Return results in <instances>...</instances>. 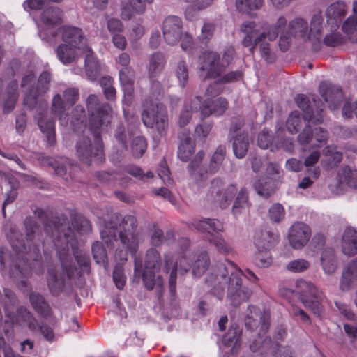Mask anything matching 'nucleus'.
<instances>
[{
    "instance_id": "nucleus-1",
    "label": "nucleus",
    "mask_w": 357,
    "mask_h": 357,
    "mask_svg": "<svg viewBox=\"0 0 357 357\" xmlns=\"http://www.w3.org/2000/svg\"><path fill=\"white\" fill-rule=\"evenodd\" d=\"M34 215L44 226L45 238H43L40 227L33 217L28 216L24 220L25 240L21 234L10 229L8 238L13 253L6 248H0V272L3 276L8 275L13 279L16 286L21 290L29 287L28 278L33 269V263L40 267L37 272H43V263L40 247L43 245L44 254L55 249L59 261H69L73 264L70 250L76 261L83 271H90V258L78 248L76 235L69 225L68 217L65 214L50 218L49 213L41 208L33 209Z\"/></svg>"
},
{
    "instance_id": "nucleus-2",
    "label": "nucleus",
    "mask_w": 357,
    "mask_h": 357,
    "mask_svg": "<svg viewBox=\"0 0 357 357\" xmlns=\"http://www.w3.org/2000/svg\"><path fill=\"white\" fill-rule=\"evenodd\" d=\"M86 105L94 146L93 148L89 137L83 135L77 142L76 150L78 158L89 165L93 160L100 163L105 160L101 133L111 123L112 109L109 104L101 102L96 94L88 96Z\"/></svg>"
},
{
    "instance_id": "nucleus-3",
    "label": "nucleus",
    "mask_w": 357,
    "mask_h": 357,
    "mask_svg": "<svg viewBox=\"0 0 357 357\" xmlns=\"http://www.w3.org/2000/svg\"><path fill=\"white\" fill-rule=\"evenodd\" d=\"M244 275L249 280L255 282L258 278L250 269L243 272L231 261L218 264L207 274L205 283L211 294L221 300L225 294V284H227V297L234 306H238L249 300L252 291L242 285L241 277Z\"/></svg>"
},
{
    "instance_id": "nucleus-4",
    "label": "nucleus",
    "mask_w": 357,
    "mask_h": 357,
    "mask_svg": "<svg viewBox=\"0 0 357 357\" xmlns=\"http://www.w3.org/2000/svg\"><path fill=\"white\" fill-rule=\"evenodd\" d=\"M180 252L175 259L174 255H165L164 271L168 273L170 271L169 278V288L170 294L174 296L176 291L177 272L181 275L186 273L192 267L194 275L200 277L207 270L210 259L207 251L201 252L197 257L196 260L192 264L188 257L190 252L188 249L190 241L188 238H181L178 241Z\"/></svg>"
},
{
    "instance_id": "nucleus-5",
    "label": "nucleus",
    "mask_w": 357,
    "mask_h": 357,
    "mask_svg": "<svg viewBox=\"0 0 357 357\" xmlns=\"http://www.w3.org/2000/svg\"><path fill=\"white\" fill-rule=\"evenodd\" d=\"M121 215L114 213L108 222H105L104 229L100 232L101 238L108 248H113L118 236L123 245L129 251L131 255H135L139 248L138 235L136 233L137 228V218L134 215H125L121 223L118 224Z\"/></svg>"
},
{
    "instance_id": "nucleus-6",
    "label": "nucleus",
    "mask_w": 357,
    "mask_h": 357,
    "mask_svg": "<svg viewBox=\"0 0 357 357\" xmlns=\"http://www.w3.org/2000/svg\"><path fill=\"white\" fill-rule=\"evenodd\" d=\"M249 314L245 318V325L248 330L254 331L259 328L258 337L250 345V350L253 352L260 351L264 354L272 346L271 339L266 336L270 324L271 314L268 310H261L255 305H249L248 307Z\"/></svg>"
},
{
    "instance_id": "nucleus-7",
    "label": "nucleus",
    "mask_w": 357,
    "mask_h": 357,
    "mask_svg": "<svg viewBox=\"0 0 357 357\" xmlns=\"http://www.w3.org/2000/svg\"><path fill=\"white\" fill-rule=\"evenodd\" d=\"M132 257L134 258L135 278H142L144 286L149 290H152L155 287L160 289L163 285V279L161 275H156V273L160 270L161 256L160 252L154 248L147 250L143 271L142 259L137 258L136 254Z\"/></svg>"
},
{
    "instance_id": "nucleus-8",
    "label": "nucleus",
    "mask_w": 357,
    "mask_h": 357,
    "mask_svg": "<svg viewBox=\"0 0 357 357\" xmlns=\"http://www.w3.org/2000/svg\"><path fill=\"white\" fill-rule=\"evenodd\" d=\"M192 225L200 232L208 234V241L215 248L218 253L223 255H229L234 253V249L231 245L221 235L213 234V233H219L224 231V226L222 222L217 219L202 218L195 220L192 222Z\"/></svg>"
},
{
    "instance_id": "nucleus-9",
    "label": "nucleus",
    "mask_w": 357,
    "mask_h": 357,
    "mask_svg": "<svg viewBox=\"0 0 357 357\" xmlns=\"http://www.w3.org/2000/svg\"><path fill=\"white\" fill-rule=\"evenodd\" d=\"M142 120L144 126L150 128L155 127L158 134L165 136L168 128L167 110L161 104L152 100L148 102L147 99L142 103Z\"/></svg>"
},
{
    "instance_id": "nucleus-10",
    "label": "nucleus",
    "mask_w": 357,
    "mask_h": 357,
    "mask_svg": "<svg viewBox=\"0 0 357 357\" xmlns=\"http://www.w3.org/2000/svg\"><path fill=\"white\" fill-rule=\"evenodd\" d=\"M296 288L304 307L310 309L314 316L321 317L325 310L322 304L324 298L323 292L313 283L305 280L298 281Z\"/></svg>"
},
{
    "instance_id": "nucleus-11",
    "label": "nucleus",
    "mask_w": 357,
    "mask_h": 357,
    "mask_svg": "<svg viewBox=\"0 0 357 357\" xmlns=\"http://www.w3.org/2000/svg\"><path fill=\"white\" fill-rule=\"evenodd\" d=\"M69 261H62L61 271H59L57 266H51L48 268L47 275V284L50 294L54 296H59L65 289L66 285L71 282L77 268L70 266Z\"/></svg>"
},
{
    "instance_id": "nucleus-12",
    "label": "nucleus",
    "mask_w": 357,
    "mask_h": 357,
    "mask_svg": "<svg viewBox=\"0 0 357 357\" xmlns=\"http://www.w3.org/2000/svg\"><path fill=\"white\" fill-rule=\"evenodd\" d=\"M225 70V65L221 63L220 54L212 50H206L200 53L198 58V73H205L204 80L216 79Z\"/></svg>"
},
{
    "instance_id": "nucleus-13",
    "label": "nucleus",
    "mask_w": 357,
    "mask_h": 357,
    "mask_svg": "<svg viewBox=\"0 0 357 357\" xmlns=\"http://www.w3.org/2000/svg\"><path fill=\"white\" fill-rule=\"evenodd\" d=\"M295 102L303 111L305 121L313 124H319L323 122V112L325 106L318 97L313 95L310 100L304 94H297Z\"/></svg>"
},
{
    "instance_id": "nucleus-14",
    "label": "nucleus",
    "mask_w": 357,
    "mask_h": 357,
    "mask_svg": "<svg viewBox=\"0 0 357 357\" xmlns=\"http://www.w3.org/2000/svg\"><path fill=\"white\" fill-rule=\"evenodd\" d=\"M279 234L270 231H256L254 236V243L259 252L257 257L259 265L268 266L272 259L268 251L274 248L279 242Z\"/></svg>"
},
{
    "instance_id": "nucleus-15",
    "label": "nucleus",
    "mask_w": 357,
    "mask_h": 357,
    "mask_svg": "<svg viewBox=\"0 0 357 357\" xmlns=\"http://www.w3.org/2000/svg\"><path fill=\"white\" fill-rule=\"evenodd\" d=\"M238 192L235 184H229L223 188V181L220 178H215L211 183L208 194V199L211 202H217L221 208L229 207Z\"/></svg>"
},
{
    "instance_id": "nucleus-16",
    "label": "nucleus",
    "mask_w": 357,
    "mask_h": 357,
    "mask_svg": "<svg viewBox=\"0 0 357 357\" xmlns=\"http://www.w3.org/2000/svg\"><path fill=\"white\" fill-rule=\"evenodd\" d=\"M262 29L264 31H260V29L255 22H245L241 28V31L245 34V37L242 41L243 46L251 45L253 38H255V43L257 44L265 38H268L270 41H273L279 36L273 24L269 25L266 28L263 27Z\"/></svg>"
},
{
    "instance_id": "nucleus-17",
    "label": "nucleus",
    "mask_w": 357,
    "mask_h": 357,
    "mask_svg": "<svg viewBox=\"0 0 357 357\" xmlns=\"http://www.w3.org/2000/svg\"><path fill=\"white\" fill-rule=\"evenodd\" d=\"M52 76L50 72L43 71L40 75L36 88H32L24 98V105L29 109L36 107L38 98L49 90Z\"/></svg>"
},
{
    "instance_id": "nucleus-18",
    "label": "nucleus",
    "mask_w": 357,
    "mask_h": 357,
    "mask_svg": "<svg viewBox=\"0 0 357 357\" xmlns=\"http://www.w3.org/2000/svg\"><path fill=\"white\" fill-rule=\"evenodd\" d=\"M319 93L331 110L339 108L344 98L342 88L327 81L319 84Z\"/></svg>"
},
{
    "instance_id": "nucleus-19",
    "label": "nucleus",
    "mask_w": 357,
    "mask_h": 357,
    "mask_svg": "<svg viewBox=\"0 0 357 357\" xmlns=\"http://www.w3.org/2000/svg\"><path fill=\"white\" fill-rule=\"evenodd\" d=\"M162 33L164 39L167 44L176 45L183 33L182 20L175 15L167 16L163 22Z\"/></svg>"
},
{
    "instance_id": "nucleus-20",
    "label": "nucleus",
    "mask_w": 357,
    "mask_h": 357,
    "mask_svg": "<svg viewBox=\"0 0 357 357\" xmlns=\"http://www.w3.org/2000/svg\"><path fill=\"white\" fill-rule=\"evenodd\" d=\"M311 237V228L305 223L296 222L290 227L288 238L290 245L294 249H301Z\"/></svg>"
},
{
    "instance_id": "nucleus-21",
    "label": "nucleus",
    "mask_w": 357,
    "mask_h": 357,
    "mask_svg": "<svg viewBox=\"0 0 357 357\" xmlns=\"http://www.w3.org/2000/svg\"><path fill=\"white\" fill-rule=\"evenodd\" d=\"M59 32L61 33L63 44L78 47V50L84 51L89 47L85 44L86 39L81 29L65 25L59 29Z\"/></svg>"
},
{
    "instance_id": "nucleus-22",
    "label": "nucleus",
    "mask_w": 357,
    "mask_h": 357,
    "mask_svg": "<svg viewBox=\"0 0 357 357\" xmlns=\"http://www.w3.org/2000/svg\"><path fill=\"white\" fill-rule=\"evenodd\" d=\"M346 13L347 6L342 1H337L328 7L326 11V23L331 30H336L340 26Z\"/></svg>"
},
{
    "instance_id": "nucleus-23",
    "label": "nucleus",
    "mask_w": 357,
    "mask_h": 357,
    "mask_svg": "<svg viewBox=\"0 0 357 357\" xmlns=\"http://www.w3.org/2000/svg\"><path fill=\"white\" fill-rule=\"evenodd\" d=\"M47 105L45 102L44 109L38 112V114L35 116V119L37 120L38 125L41 132L45 134L47 144L50 146H54L56 143L55 122L53 119H47Z\"/></svg>"
},
{
    "instance_id": "nucleus-24",
    "label": "nucleus",
    "mask_w": 357,
    "mask_h": 357,
    "mask_svg": "<svg viewBox=\"0 0 357 357\" xmlns=\"http://www.w3.org/2000/svg\"><path fill=\"white\" fill-rule=\"evenodd\" d=\"M228 101L226 98L220 97L214 100L206 99L200 106L202 117L206 118L211 115L221 116L228 107Z\"/></svg>"
},
{
    "instance_id": "nucleus-25",
    "label": "nucleus",
    "mask_w": 357,
    "mask_h": 357,
    "mask_svg": "<svg viewBox=\"0 0 357 357\" xmlns=\"http://www.w3.org/2000/svg\"><path fill=\"white\" fill-rule=\"evenodd\" d=\"M119 81L124 92L125 100L131 102L134 93L135 70L132 67L120 68Z\"/></svg>"
},
{
    "instance_id": "nucleus-26",
    "label": "nucleus",
    "mask_w": 357,
    "mask_h": 357,
    "mask_svg": "<svg viewBox=\"0 0 357 357\" xmlns=\"http://www.w3.org/2000/svg\"><path fill=\"white\" fill-rule=\"evenodd\" d=\"M29 302L34 311L40 317L48 319L52 315V308L45 297L38 292H31Z\"/></svg>"
},
{
    "instance_id": "nucleus-27",
    "label": "nucleus",
    "mask_w": 357,
    "mask_h": 357,
    "mask_svg": "<svg viewBox=\"0 0 357 357\" xmlns=\"http://www.w3.org/2000/svg\"><path fill=\"white\" fill-rule=\"evenodd\" d=\"M242 330L239 325L233 323L230 325L228 331L222 337V343L226 347H232V353L236 352L241 347Z\"/></svg>"
},
{
    "instance_id": "nucleus-28",
    "label": "nucleus",
    "mask_w": 357,
    "mask_h": 357,
    "mask_svg": "<svg viewBox=\"0 0 357 357\" xmlns=\"http://www.w3.org/2000/svg\"><path fill=\"white\" fill-rule=\"evenodd\" d=\"M226 155V147L224 145H219L211 156L208 169L205 173H200L199 178L203 181L207 178V174H215L220 168Z\"/></svg>"
},
{
    "instance_id": "nucleus-29",
    "label": "nucleus",
    "mask_w": 357,
    "mask_h": 357,
    "mask_svg": "<svg viewBox=\"0 0 357 357\" xmlns=\"http://www.w3.org/2000/svg\"><path fill=\"white\" fill-rule=\"evenodd\" d=\"M84 52H86L84 59L86 75L89 80L95 81L100 75V66L90 47H86Z\"/></svg>"
},
{
    "instance_id": "nucleus-30",
    "label": "nucleus",
    "mask_w": 357,
    "mask_h": 357,
    "mask_svg": "<svg viewBox=\"0 0 357 357\" xmlns=\"http://www.w3.org/2000/svg\"><path fill=\"white\" fill-rule=\"evenodd\" d=\"M86 116L84 107L77 105L72 111L71 126L75 132L82 133L86 130Z\"/></svg>"
},
{
    "instance_id": "nucleus-31",
    "label": "nucleus",
    "mask_w": 357,
    "mask_h": 357,
    "mask_svg": "<svg viewBox=\"0 0 357 357\" xmlns=\"http://www.w3.org/2000/svg\"><path fill=\"white\" fill-rule=\"evenodd\" d=\"M342 249L344 254L353 256L357 253V231L347 228L342 236Z\"/></svg>"
},
{
    "instance_id": "nucleus-32",
    "label": "nucleus",
    "mask_w": 357,
    "mask_h": 357,
    "mask_svg": "<svg viewBox=\"0 0 357 357\" xmlns=\"http://www.w3.org/2000/svg\"><path fill=\"white\" fill-rule=\"evenodd\" d=\"M166 63L165 55L156 52L150 55L148 75L150 79H155L163 70Z\"/></svg>"
},
{
    "instance_id": "nucleus-33",
    "label": "nucleus",
    "mask_w": 357,
    "mask_h": 357,
    "mask_svg": "<svg viewBox=\"0 0 357 357\" xmlns=\"http://www.w3.org/2000/svg\"><path fill=\"white\" fill-rule=\"evenodd\" d=\"M63 11L58 7L49 6L40 14V20L46 26H54L62 22Z\"/></svg>"
},
{
    "instance_id": "nucleus-34",
    "label": "nucleus",
    "mask_w": 357,
    "mask_h": 357,
    "mask_svg": "<svg viewBox=\"0 0 357 357\" xmlns=\"http://www.w3.org/2000/svg\"><path fill=\"white\" fill-rule=\"evenodd\" d=\"M354 282H357V259L349 263L344 268L340 282V289L347 291Z\"/></svg>"
},
{
    "instance_id": "nucleus-35",
    "label": "nucleus",
    "mask_w": 357,
    "mask_h": 357,
    "mask_svg": "<svg viewBox=\"0 0 357 357\" xmlns=\"http://www.w3.org/2000/svg\"><path fill=\"white\" fill-rule=\"evenodd\" d=\"M232 139V148L234 155L238 158H244L248 149V135L244 132H239Z\"/></svg>"
},
{
    "instance_id": "nucleus-36",
    "label": "nucleus",
    "mask_w": 357,
    "mask_h": 357,
    "mask_svg": "<svg viewBox=\"0 0 357 357\" xmlns=\"http://www.w3.org/2000/svg\"><path fill=\"white\" fill-rule=\"evenodd\" d=\"M73 229L80 234H89L92 230L90 221L82 215L73 211L70 213Z\"/></svg>"
},
{
    "instance_id": "nucleus-37",
    "label": "nucleus",
    "mask_w": 357,
    "mask_h": 357,
    "mask_svg": "<svg viewBox=\"0 0 357 357\" xmlns=\"http://www.w3.org/2000/svg\"><path fill=\"white\" fill-rule=\"evenodd\" d=\"M321 264L326 274L333 273L337 268V257L333 248H325L321 256Z\"/></svg>"
},
{
    "instance_id": "nucleus-38",
    "label": "nucleus",
    "mask_w": 357,
    "mask_h": 357,
    "mask_svg": "<svg viewBox=\"0 0 357 357\" xmlns=\"http://www.w3.org/2000/svg\"><path fill=\"white\" fill-rule=\"evenodd\" d=\"M18 82L17 80L11 81L7 86L6 93V98L3 105V112L5 113L12 111L15 105L18 98Z\"/></svg>"
},
{
    "instance_id": "nucleus-39",
    "label": "nucleus",
    "mask_w": 357,
    "mask_h": 357,
    "mask_svg": "<svg viewBox=\"0 0 357 357\" xmlns=\"http://www.w3.org/2000/svg\"><path fill=\"white\" fill-rule=\"evenodd\" d=\"M250 204L249 202L248 191L245 188H241L236 194V197L232 206V213L236 216L243 211L248 210Z\"/></svg>"
},
{
    "instance_id": "nucleus-40",
    "label": "nucleus",
    "mask_w": 357,
    "mask_h": 357,
    "mask_svg": "<svg viewBox=\"0 0 357 357\" xmlns=\"http://www.w3.org/2000/svg\"><path fill=\"white\" fill-rule=\"evenodd\" d=\"M293 36L305 40L308 33V23L303 18L297 17L289 22L287 30Z\"/></svg>"
},
{
    "instance_id": "nucleus-41",
    "label": "nucleus",
    "mask_w": 357,
    "mask_h": 357,
    "mask_svg": "<svg viewBox=\"0 0 357 357\" xmlns=\"http://www.w3.org/2000/svg\"><path fill=\"white\" fill-rule=\"evenodd\" d=\"M66 104L62 100L60 94H56L53 99L51 106V112L53 115L58 117L61 124L66 125L68 121V115L65 113Z\"/></svg>"
},
{
    "instance_id": "nucleus-42",
    "label": "nucleus",
    "mask_w": 357,
    "mask_h": 357,
    "mask_svg": "<svg viewBox=\"0 0 357 357\" xmlns=\"http://www.w3.org/2000/svg\"><path fill=\"white\" fill-rule=\"evenodd\" d=\"M195 144L192 138L190 136L185 137L178 146V158L183 162L188 161L195 152Z\"/></svg>"
},
{
    "instance_id": "nucleus-43",
    "label": "nucleus",
    "mask_w": 357,
    "mask_h": 357,
    "mask_svg": "<svg viewBox=\"0 0 357 357\" xmlns=\"http://www.w3.org/2000/svg\"><path fill=\"white\" fill-rule=\"evenodd\" d=\"M77 50H78V47H74L73 46L63 43L57 47L56 54L59 59L63 64H69L75 61Z\"/></svg>"
},
{
    "instance_id": "nucleus-44",
    "label": "nucleus",
    "mask_w": 357,
    "mask_h": 357,
    "mask_svg": "<svg viewBox=\"0 0 357 357\" xmlns=\"http://www.w3.org/2000/svg\"><path fill=\"white\" fill-rule=\"evenodd\" d=\"M342 29L351 43H357V15L348 17L343 23Z\"/></svg>"
},
{
    "instance_id": "nucleus-45",
    "label": "nucleus",
    "mask_w": 357,
    "mask_h": 357,
    "mask_svg": "<svg viewBox=\"0 0 357 357\" xmlns=\"http://www.w3.org/2000/svg\"><path fill=\"white\" fill-rule=\"evenodd\" d=\"M254 187L257 194L266 198L271 197L275 191L273 181L268 178L259 179Z\"/></svg>"
},
{
    "instance_id": "nucleus-46",
    "label": "nucleus",
    "mask_w": 357,
    "mask_h": 357,
    "mask_svg": "<svg viewBox=\"0 0 357 357\" xmlns=\"http://www.w3.org/2000/svg\"><path fill=\"white\" fill-rule=\"evenodd\" d=\"M124 173H127L133 177L143 181L153 177V173L151 171H148L145 174L140 167L132 164L123 167L122 169V174Z\"/></svg>"
},
{
    "instance_id": "nucleus-47",
    "label": "nucleus",
    "mask_w": 357,
    "mask_h": 357,
    "mask_svg": "<svg viewBox=\"0 0 357 357\" xmlns=\"http://www.w3.org/2000/svg\"><path fill=\"white\" fill-rule=\"evenodd\" d=\"M148 146L146 139L143 136H137L131 142V152L134 158H140L146 152Z\"/></svg>"
},
{
    "instance_id": "nucleus-48",
    "label": "nucleus",
    "mask_w": 357,
    "mask_h": 357,
    "mask_svg": "<svg viewBox=\"0 0 357 357\" xmlns=\"http://www.w3.org/2000/svg\"><path fill=\"white\" fill-rule=\"evenodd\" d=\"M205 156L204 151H199L195 156V158L190 161L188 166V171L191 176H195V179L201 181L199 178L200 173H203L199 169L200 165Z\"/></svg>"
},
{
    "instance_id": "nucleus-49",
    "label": "nucleus",
    "mask_w": 357,
    "mask_h": 357,
    "mask_svg": "<svg viewBox=\"0 0 357 357\" xmlns=\"http://www.w3.org/2000/svg\"><path fill=\"white\" fill-rule=\"evenodd\" d=\"M303 119L298 111L291 112L287 120L286 127L290 133L298 132L302 126Z\"/></svg>"
},
{
    "instance_id": "nucleus-50",
    "label": "nucleus",
    "mask_w": 357,
    "mask_h": 357,
    "mask_svg": "<svg viewBox=\"0 0 357 357\" xmlns=\"http://www.w3.org/2000/svg\"><path fill=\"white\" fill-rule=\"evenodd\" d=\"M264 3V0H236V7L241 12L259 9Z\"/></svg>"
},
{
    "instance_id": "nucleus-51",
    "label": "nucleus",
    "mask_w": 357,
    "mask_h": 357,
    "mask_svg": "<svg viewBox=\"0 0 357 357\" xmlns=\"http://www.w3.org/2000/svg\"><path fill=\"white\" fill-rule=\"evenodd\" d=\"M174 72L181 86H185L188 79V68L184 60L179 61L174 68Z\"/></svg>"
},
{
    "instance_id": "nucleus-52",
    "label": "nucleus",
    "mask_w": 357,
    "mask_h": 357,
    "mask_svg": "<svg viewBox=\"0 0 357 357\" xmlns=\"http://www.w3.org/2000/svg\"><path fill=\"white\" fill-rule=\"evenodd\" d=\"M285 216V210L280 203L273 204L268 209V218L273 223L280 222Z\"/></svg>"
},
{
    "instance_id": "nucleus-53",
    "label": "nucleus",
    "mask_w": 357,
    "mask_h": 357,
    "mask_svg": "<svg viewBox=\"0 0 357 357\" xmlns=\"http://www.w3.org/2000/svg\"><path fill=\"white\" fill-rule=\"evenodd\" d=\"M324 155L328 157V168L337 166L342 160V153L333 151L330 146H326L323 150Z\"/></svg>"
},
{
    "instance_id": "nucleus-54",
    "label": "nucleus",
    "mask_w": 357,
    "mask_h": 357,
    "mask_svg": "<svg viewBox=\"0 0 357 357\" xmlns=\"http://www.w3.org/2000/svg\"><path fill=\"white\" fill-rule=\"evenodd\" d=\"M91 251L94 260L97 264H105L107 260V255L102 244L96 241L92 245Z\"/></svg>"
},
{
    "instance_id": "nucleus-55",
    "label": "nucleus",
    "mask_w": 357,
    "mask_h": 357,
    "mask_svg": "<svg viewBox=\"0 0 357 357\" xmlns=\"http://www.w3.org/2000/svg\"><path fill=\"white\" fill-rule=\"evenodd\" d=\"M215 31V25L211 22H205L202 29L201 33L198 36L199 41L206 45L212 39Z\"/></svg>"
},
{
    "instance_id": "nucleus-56",
    "label": "nucleus",
    "mask_w": 357,
    "mask_h": 357,
    "mask_svg": "<svg viewBox=\"0 0 357 357\" xmlns=\"http://www.w3.org/2000/svg\"><path fill=\"white\" fill-rule=\"evenodd\" d=\"M113 281L118 289H123L126 284V276L122 264H117L113 270Z\"/></svg>"
},
{
    "instance_id": "nucleus-57",
    "label": "nucleus",
    "mask_w": 357,
    "mask_h": 357,
    "mask_svg": "<svg viewBox=\"0 0 357 357\" xmlns=\"http://www.w3.org/2000/svg\"><path fill=\"white\" fill-rule=\"evenodd\" d=\"M258 44L261 56L268 63H273L275 61V55L272 52L270 44L264 41V40H261Z\"/></svg>"
},
{
    "instance_id": "nucleus-58",
    "label": "nucleus",
    "mask_w": 357,
    "mask_h": 357,
    "mask_svg": "<svg viewBox=\"0 0 357 357\" xmlns=\"http://www.w3.org/2000/svg\"><path fill=\"white\" fill-rule=\"evenodd\" d=\"M114 138L123 150L126 151L128 149V137L122 123L117 126L114 131Z\"/></svg>"
},
{
    "instance_id": "nucleus-59",
    "label": "nucleus",
    "mask_w": 357,
    "mask_h": 357,
    "mask_svg": "<svg viewBox=\"0 0 357 357\" xmlns=\"http://www.w3.org/2000/svg\"><path fill=\"white\" fill-rule=\"evenodd\" d=\"M344 39L341 33L337 32H332L326 35L323 39V43L328 47H337L344 43Z\"/></svg>"
},
{
    "instance_id": "nucleus-60",
    "label": "nucleus",
    "mask_w": 357,
    "mask_h": 357,
    "mask_svg": "<svg viewBox=\"0 0 357 357\" xmlns=\"http://www.w3.org/2000/svg\"><path fill=\"white\" fill-rule=\"evenodd\" d=\"M310 267L308 261L303 259H298L291 261L287 265V268L294 273H300L307 270Z\"/></svg>"
},
{
    "instance_id": "nucleus-61",
    "label": "nucleus",
    "mask_w": 357,
    "mask_h": 357,
    "mask_svg": "<svg viewBox=\"0 0 357 357\" xmlns=\"http://www.w3.org/2000/svg\"><path fill=\"white\" fill-rule=\"evenodd\" d=\"M291 315L293 319L296 321H301L302 323L310 325L312 320L310 316L301 307L293 306L291 308Z\"/></svg>"
},
{
    "instance_id": "nucleus-62",
    "label": "nucleus",
    "mask_w": 357,
    "mask_h": 357,
    "mask_svg": "<svg viewBox=\"0 0 357 357\" xmlns=\"http://www.w3.org/2000/svg\"><path fill=\"white\" fill-rule=\"evenodd\" d=\"M243 75L241 70L231 71L225 75H221L217 79L220 84L232 83L241 79Z\"/></svg>"
},
{
    "instance_id": "nucleus-63",
    "label": "nucleus",
    "mask_w": 357,
    "mask_h": 357,
    "mask_svg": "<svg viewBox=\"0 0 357 357\" xmlns=\"http://www.w3.org/2000/svg\"><path fill=\"white\" fill-rule=\"evenodd\" d=\"M212 127V123L206 122L197 125L195 129V137L204 141L211 131Z\"/></svg>"
},
{
    "instance_id": "nucleus-64",
    "label": "nucleus",
    "mask_w": 357,
    "mask_h": 357,
    "mask_svg": "<svg viewBox=\"0 0 357 357\" xmlns=\"http://www.w3.org/2000/svg\"><path fill=\"white\" fill-rule=\"evenodd\" d=\"M274 357H295L291 349L288 346H281L278 343L274 344L273 351Z\"/></svg>"
}]
</instances>
